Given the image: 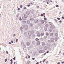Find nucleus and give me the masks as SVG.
Masks as SVG:
<instances>
[{
	"label": "nucleus",
	"instance_id": "1",
	"mask_svg": "<svg viewBox=\"0 0 64 64\" xmlns=\"http://www.w3.org/2000/svg\"><path fill=\"white\" fill-rule=\"evenodd\" d=\"M28 28L29 27L28 26L26 25L25 26V30H28Z\"/></svg>",
	"mask_w": 64,
	"mask_h": 64
},
{
	"label": "nucleus",
	"instance_id": "2",
	"mask_svg": "<svg viewBox=\"0 0 64 64\" xmlns=\"http://www.w3.org/2000/svg\"><path fill=\"white\" fill-rule=\"evenodd\" d=\"M32 32L31 31H29L28 33V34L29 36H31V35Z\"/></svg>",
	"mask_w": 64,
	"mask_h": 64
},
{
	"label": "nucleus",
	"instance_id": "3",
	"mask_svg": "<svg viewBox=\"0 0 64 64\" xmlns=\"http://www.w3.org/2000/svg\"><path fill=\"white\" fill-rule=\"evenodd\" d=\"M34 22L35 23H38V20H35L34 21Z\"/></svg>",
	"mask_w": 64,
	"mask_h": 64
},
{
	"label": "nucleus",
	"instance_id": "4",
	"mask_svg": "<svg viewBox=\"0 0 64 64\" xmlns=\"http://www.w3.org/2000/svg\"><path fill=\"white\" fill-rule=\"evenodd\" d=\"M50 28L52 29H53L55 28V26H50Z\"/></svg>",
	"mask_w": 64,
	"mask_h": 64
},
{
	"label": "nucleus",
	"instance_id": "5",
	"mask_svg": "<svg viewBox=\"0 0 64 64\" xmlns=\"http://www.w3.org/2000/svg\"><path fill=\"white\" fill-rule=\"evenodd\" d=\"M32 14H34V10H30Z\"/></svg>",
	"mask_w": 64,
	"mask_h": 64
},
{
	"label": "nucleus",
	"instance_id": "6",
	"mask_svg": "<svg viewBox=\"0 0 64 64\" xmlns=\"http://www.w3.org/2000/svg\"><path fill=\"white\" fill-rule=\"evenodd\" d=\"M26 22L27 24H29L30 23V21L29 20H28Z\"/></svg>",
	"mask_w": 64,
	"mask_h": 64
},
{
	"label": "nucleus",
	"instance_id": "7",
	"mask_svg": "<svg viewBox=\"0 0 64 64\" xmlns=\"http://www.w3.org/2000/svg\"><path fill=\"white\" fill-rule=\"evenodd\" d=\"M34 19L33 18H30V21H32L33 22L34 21Z\"/></svg>",
	"mask_w": 64,
	"mask_h": 64
},
{
	"label": "nucleus",
	"instance_id": "8",
	"mask_svg": "<svg viewBox=\"0 0 64 64\" xmlns=\"http://www.w3.org/2000/svg\"><path fill=\"white\" fill-rule=\"evenodd\" d=\"M51 42H54V38H53L51 39Z\"/></svg>",
	"mask_w": 64,
	"mask_h": 64
},
{
	"label": "nucleus",
	"instance_id": "9",
	"mask_svg": "<svg viewBox=\"0 0 64 64\" xmlns=\"http://www.w3.org/2000/svg\"><path fill=\"white\" fill-rule=\"evenodd\" d=\"M26 14L27 15H30V11H27L26 12Z\"/></svg>",
	"mask_w": 64,
	"mask_h": 64
},
{
	"label": "nucleus",
	"instance_id": "10",
	"mask_svg": "<svg viewBox=\"0 0 64 64\" xmlns=\"http://www.w3.org/2000/svg\"><path fill=\"white\" fill-rule=\"evenodd\" d=\"M45 22L44 20H42L41 22V23L42 24H44Z\"/></svg>",
	"mask_w": 64,
	"mask_h": 64
},
{
	"label": "nucleus",
	"instance_id": "11",
	"mask_svg": "<svg viewBox=\"0 0 64 64\" xmlns=\"http://www.w3.org/2000/svg\"><path fill=\"white\" fill-rule=\"evenodd\" d=\"M40 44V42H38L37 43V45H39Z\"/></svg>",
	"mask_w": 64,
	"mask_h": 64
},
{
	"label": "nucleus",
	"instance_id": "12",
	"mask_svg": "<svg viewBox=\"0 0 64 64\" xmlns=\"http://www.w3.org/2000/svg\"><path fill=\"white\" fill-rule=\"evenodd\" d=\"M44 16V17H45V14H42L41 15V16Z\"/></svg>",
	"mask_w": 64,
	"mask_h": 64
},
{
	"label": "nucleus",
	"instance_id": "13",
	"mask_svg": "<svg viewBox=\"0 0 64 64\" xmlns=\"http://www.w3.org/2000/svg\"><path fill=\"white\" fill-rule=\"evenodd\" d=\"M44 50H47V49H48V47H47V46H45L44 48Z\"/></svg>",
	"mask_w": 64,
	"mask_h": 64
},
{
	"label": "nucleus",
	"instance_id": "14",
	"mask_svg": "<svg viewBox=\"0 0 64 64\" xmlns=\"http://www.w3.org/2000/svg\"><path fill=\"white\" fill-rule=\"evenodd\" d=\"M32 26H33V24L32 23H31L30 24V27H32Z\"/></svg>",
	"mask_w": 64,
	"mask_h": 64
},
{
	"label": "nucleus",
	"instance_id": "15",
	"mask_svg": "<svg viewBox=\"0 0 64 64\" xmlns=\"http://www.w3.org/2000/svg\"><path fill=\"white\" fill-rule=\"evenodd\" d=\"M23 29V28H22V27L20 28V30L22 32H23V31L22 30V29Z\"/></svg>",
	"mask_w": 64,
	"mask_h": 64
},
{
	"label": "nucleus",
	"instance_id": "16",
	"mask_svg": "<svg viewBox=\"0 0 64 64\" xmlns=\"http://www.w3.org/2000/svg\"><path fill=\"white\" fill-rule=\"evenodd\" d=\"M41 35V34H37V36H38V37H40Z\"/></svg>",
	"mask_w": 64,
	"mask_h": 64
},
{
	"label": "nucleus",
	"instance_id": "17",
	"mask_svg": "<svg viewBox=\"0 0 64 64\" xmlns=\"http://www.w3.org/2000/svg\"><path fill=\"white\" fill-rule=\"evenodd\" d=\"M45 44V42H43L42 43V45H44Z\"/></svg>",
	"mask_w": 64,
	"mask_h": 64
},
{
	"label": "nucleus",
	"instance_id": "18",
	"mask_svg": "<svg viewBox=\"0 0 64 64\" xmlns=\"http://www.w3.org/2000/svg\"><path fill=\"white\" fill-rule=\"evenodd\" d=\"M22 22L24 24H25V23H26V21L25 20H23L22 21Z\"/></svg>",
	"mask_w": 64,
	"mask_h": 64
},
{
	"label": "nucleus",
	"instance_id": "19",
	"mask_svg": "<svg viewBox=\"0 0 64 64\" xmlns=\"http://www.w3.org/2000/svg\"><path fill=\"white\" fill-rule=\"evenodd\" d=\"M34 3H30V5L31 6H32V5H33V4H34Z\"/></svg>",
	"mask_w": 64,
	"mask_h": 64
},
{
	"label": "nucleus",
	"instance_id": "20",
	"mask_svg": "<svg viewBox=\"0 0 64 64\" xmlns=\"http://www.w3.org/2000/svg\"><path fill=\"white\" fill-rule=\"evenodd\" d=\"M24 17L26 18H27V17H28V16H27V15H25L24 16Z\"/></svg>",
	"mask_w": 64,
	"mask_h": 64
},
{
	"label": "nucleus",
	"instance_id": "21",
	"mask_svg": "<svg viewBox=\"0 0 64 64\" xmlns=\"http://www.w3.org/2000/svg\"><path fill=\"white\" fill-rule=\"evenodd\" d=\"M26 44L27 46H29L30 45V43L29 42H27L26 43Z\"/></svg>",
	"mask_w": 64,
	"mask_h": 64
},
{
	"label": "nucleus",
	"instance_id": "22",
	"mask_svg": "<svg viewBox=\"0 0 64 64\" xmlns=\"http://www.w3.org/2000/svg\"><path fill=\"white\" fill-rule=\"evenodd\" d=\"M39 53H42V50H40L39 51Z\"/></svg>",
	"mask_w": 64,
	"mask_h": 64
},
{
	"label": "nucleus",
	"instance_id": "23",
	"mask_svg": "<svg viewBox=\"0 0 64 64\" xmlns=\"http://www.w3.org/2000/svg\"><path fill=\"white\" fill-rule=\"evenodd\" d=\"M22 27L23 28H24L25 27V26L24 25H22Z\"/></svg>",
	"mask_w": 64,
	"mask_h": 64
},
{
	"label": "nucleus",
	"instance_id": "24",
	"mask_svg": "<svg viewBox=\"0 0 64 64\" xmlns=\"http://www.w3.org/2000/svg\"><path fill=\"white\" fill-rule=\"evenodd\" d=\"M54 40L56 41H57V40H58V38H55Z\"/></svg>",
	"mask_w": 64,
	"mask_h": 64
},
{
	"label": "nucleus",
	"instance_id": "25",
	"mask_svg": "<svg viewBox=\"0 0 64 64\" xmlns=\"http://www.w3.org/2000/svg\"><path fill=\"white\" fill-rule=\"evenodd\" d=\"M44 30L46 31H47V28H44Z\"/></svg>",
	"mask_w": 64,
	"mask_h": 64
},
{
	"label": "nucleus",
	"instance_id": "26",
	"mask_svg": "<svg viewBox=\"0 0 64 64\" xmlns=\"http://www.w3.org/2000/svg\"><path fill=\"white\" fill-rule=\"evenodd\" d=\"M50 35L51 36H52L53 35V33H51L50 34Z\"/></svg>",
	"mask_w": 64,
	"mask_h": 64
},
{
	"label": "nucleus",
	"instance_id": "27",
	"mask_svg": "<svg viewBox=\"0 0 64 64\" xmlns=\"http://www.w3.org/2000/svg\"><path fill=\"white\" fill-rule=\"evenodd\" d=\"M55 36H56V37H58V34H55Z\"/></svg>",
	"mask_w": 64,
	"mask_h": 64
},
{
	"label": "nucleus",
	"instance_id": "28",
	"mask_svg": "<svg viewBox=\"0 0 64 64\" xmlns=\"http://www.w3.org/2000/svg\"><path fill=\"white\" fill-rule=\"evenodd\" d=\"M19 20L20 21H22V18H19Z\"/></svg>",
	"mask_w": 64,
	"mask_h": 64
},
{
	"label": "nucleus",
	"instance_id": "29",
	"mask_svg": "<svg viewBox=\"0 0 64 64\" xmlns=\"http://www.w3.org/2000/svg\"><path fill=\"white\" fill-rule=\"evenodd\" d=\"M36 41H39V39H38V38H36Z\"/></svg>",
	"mask_w": 64,
	"mask_h": 64
},
{
	"label": "nucleus",
	"instance_id": "30",
	"mask_svg": "<svg viewBox=\"0 0 64 64\" xmlns=\"http://www.w3.org/2000/svg\"><path fill=\"white\" fill-rule=\"evenodd\" d=\"M44 33H42L41 34V36H44Z\"/></svg>",
	"mask_w": 64,
	"mask_h": 64
},
{
	"label": "nucleus",
	"instance_id": "31",
	"mask_svg": "<svg viewBox=\"0 0 64 64\" xmlns=\"http://www.w3.org/2000/svg\"><path fill=\"white\" fill-rule=\"evenodd\" d=\"M49 24L50 25H53V24L52 22H49Z\"/></svg>",
	"mask_w": 64,
	"mask_h": 64
},
{
	"label": "nucleus",
	"instance_id": "32",
	"mask_svg": "<svg viewBox=\"0 0 64 64\" xmlns=\"http://www.w3.org/2000/svg\"><path fill=\"white\" fill-rule=\"evenodd\" d=\"M50 0H46V2H49Z\"/></svg>",
	"mask_w": 64,
	"mask_h": 64
},
{
	"label": "nucleus",
	"instance_id": "33",
	"mask_svg": "<svg viewBox=\"0 0 64 64\" xmlns=\"http://www.w3.org/2000/svg\"><path fill=\"white\" fill-rule=\"evenodd\" d=\"M24 35H25V36H27V33H24Z\"/></svg>",
	"mask_w": 64,
	"mask_h": 64
},
{
	"label": "nucleus",
	"instance_id": "34",
	"mask_svg": "<svg viewBox=\"0 0 64 64\" xmlns=\"http://www.w3.org/2000/svg\"><path fill=\"white\" fill-rule=\"evenodd\" d=\"M32 43L33 45H35V42H33Z\"/></svg>",
	"mask_w": 64,
	"mask_h": 64
},
{
	"label": "nucleus",
	"instance_id": "35",
	"mask_svg": "<svg viewBox=\"0 0 64 64\" xmlns=\"http://www.w3.org/2000/svg\"><path fill=\"white\" fill-rule=\"evenodd\" d=\"M49 32H52V30H49Z\"/></svg>",
	"mask_w": 64,
	"mask_h": 64
},
{
	"label": "nucleus",
	"instance_id": "36",
	"mask_svg": "<svg viewBox=\"0 0 64 64\" xmlns=\"http://www.w3.org/2000/svg\"><path fill=\"white\" fill-rule=\"evenodd\" d=\"M46 36H48L49 35V34L48 33H46Z\"/></svg>",
	"mask_w": 64,
	"mask_h": 64
},
{
	"label": "nucleus",
	"instance_id": "37",
	"mask_svg": "<svg viewBox=\"0 0 64 64\" xmlns=\"http://www.w3.org/2000/svg\"><path fill=\"white\" fill-rule=\"evenodd\" d=\"M22 19L24 20L26 19V18L25 17H22Z\"/></svg>",
	"mask_w": 64,
	"mask_h": 64
},
{
	"label": "nucleus",
	"instance_id": "38",
	"mask_svg": "<svg viewBox=\"0 0 64 64\" xmlns=\"http://www.w3.org/2000/svg\"><path fill=\"white\" fill-rule=\"evenodd\" d=\"M32 37H36V36H35V34H34L32 36Z\"/></svg>",
	"mask_w": 64,
	"mask_h": 64
},
{
	"label": "nucleus",
	"instance_id": "39",
	"mask_svg": "<svg viewBox=\"0 0 64 64\" xmlns=\"http://www.w3.org/2000/svg\"><path fill=\"white\" fill-rule=\"evenodd\" d=\"M24 10H26V9H27V8L26 7H24Z\"/></svg>",
	"mask_w": 64,
	"mask_h": 64
},
{
	"label": "nucleus",
	"instance_id": "40",
	"mask_svg": "<svg viewBox=\"0 0 64 64\" xmlns=\"http://www.w3.org/2000/svg\"><path fill=\"white\" fill-rule=\"evenodd\" d=\"M26 6L27 7H30V4H29L28 5H26Z\"/></svg>",
	"mask_w": 64,
	"mask_h": 64
},
{
	"label": "nucleus",
	"instance_id": "41",
	"mask_svg": "<svg viewBox=\"0 0 64 64\" xmlns=\"http://www.w3.org/2000/svg\"><path fill=\"white\" fill-rule=\"evenodd\" d=\"M45 52V50H42V53H44Z\"/></svg>",
	"mask_w": 64,
	"mask_h": 64
},
{
	"label": "nucleus",
	"instance_id": "42",
	"mask_svg": "<svg viewBox=\"0 0 64 64\" xmlns=\"http://www.w3.org/2000/svg\"><path fill=\"white\" fill-rule=\"evenodd\" d=\"M20 8H22V7H23V6H22V5H20Z\"/></svg>",
	"mask_w": 64,
	"mask_h": 64
},
{
	"label": "nucleus",
	"instance_id": "43",
	"mask_svg": "<svg viewBox=\"0 0 64 64\" xmlns=\"http://www.w3.org/2000/svg\"><path fill=\"white\" fill-rule=\"evenodd\" d=\"M20 8H18V11H20Z\"/></svg>",
	"mask_w": 64,
	"mask_h": 64
},
{
	"label": "nucleus",
	"instance_id": "44",
	"mask_svg": "<svg viewBox=\"0 0 64 64\" xmlns=\"http://www.w3.org/2000/svg\"><path fill=\"white\" fill-rule=\"evenodd\" d=\"M7 61V59H6L5 60V62H6Z\"/></svg>",
	"mask_w": 64,
	"mask_h": 64
},
{
	"label": "nucleus",
	"instance_id": "45",
	"mask_svg": "<svg viewBox=\"0 0 64 64\" xmlns=\"http://www.w3.org/2000/svg\"><path fill=\"white\" fill-rule=\"evenodd\" d=\"M36 8H39V7L38 6H36Z\"/></svg>",
	"mask_w": 64,
	"mask_h": 64
},
{
	"label": "nucleus",
	"instance_id": "46",
	"mask_svg": "<svg viewBox=\"0 0 64 64\" xmlns=\"http://www.w3.org/2000/svg\"><path fill=\"white\" fill-rule=\"evenodd\" d=\"M46 27H48V24H46Z\"/></svg>",
	"mask_w": 64,
	"mask_h": 64
},
{
	"label": "nucleus",
	"instance_id": "47",
	"mask_svg": "<svg viewBox=\"0 0 64 64\" xmlns=\"http://www.w3.org/2000/svg\"><path fill=\"white\" fill-rule=\"evenodd\" d=\"M16 36V34H14L13 35V37H15Z\"/></svg>",
	"mask_w": 64,
	"mask_h": 64
},
{
	"label": "nucleus",
	"instance_id": "48",
	"mask_svg": "<svg viewBox=\"0 0 64 64\" xmlns=\"http://www.w3.org/2000/svg\"><path fill=\"white\" fill-rule=\"evenodd\" d=\"M44 38H45V39H46V38H47V36H44Z\"/></svg>",
	"mask_w": 64,
	"mask_h": 64
},
{
	"label": "nucleus",
	"instance_id": "49",
	"mask_svg": "<svg viewBox=\"0 0 64 64\" xmlns=\"http://www.w3.org/2000/svg\"><path fill=\"white\" fill-rule=\"evenodd\" d=\"M56 7H59V6L58 5H56Z\"/></svg>",
	"mask_w": 64,
	"mask_h": 64
},
{
	"label": "nucleus",
	"instance_id": "50",
	"mask_svg": "<svg viewBox=\"0 0 64 64\" xmlns=\"http://www.w3.org/2000/svg\"><path fill=\"white\" fill-rule=\"evenodd\" d=\"M28 58L29 59H30V55H29L28 56Z\"/></svg>",
	"mask_w": 64,
	"mask_h": 64
},
{
	"label": "nucleus",
	"instance_id": "51",
	"mask_svg": "<svg viewBox=\"0 0 64 64\" xmlns=\"http://www.w3.org/2000/svg\"><path fill=\"white\" fill-rule=\"evenodd\" d=\"M45 60H46V59H45V60H44L43 62V63H44L45 61Z\"/></svg>",
	"mask_w": 64,
	"mask_h": 64
},
{
	"label": "nucleus",
	"instance_id": "52",
	"mask_svg": "<svg viewBox=\"0 0 64 64\" xmlns=\"http://www.w3.org/2000/svg\"><path fill=\"white\" fill-rule=\"evenodd\" d=\"M10 64H13V61H12V62H11Z\"/></svg>",
	"mask_w": 64,
	"mask_h": 64
},
{
	"label": "nucleus",
	"instance_id": "53",
	"mask_svg": "<svg viewBox=\"0 0 64 64\" xmlns=\"http://www.w3.org/2000/svg\"><path fill=\"white\" fill-rule=\"evenodd\" d=\"M18 39H17L16 40V42H18Z\"/></svg>",
	"mask_w": 64,
	"mask_h": 64
},
{
	"label": "nucleus",
	"instance_id": "54",
	"mask_svg": "<svg viewBox=\"0 0 64 64\" xmlns=\"http://www.w3.org/2000/svg\"><path fill=\"white\" fill-rule=\"evenodd\" d=\"M58 20H60V18H57Z\"/></svg>",
	"mask_w": 64,
	"mask_h": 64
},
{
	"label": "nucleus",
	"instance_id": "55",
	"mask_svg": "<svg viewBox=\"0 0 64 64\" xmlns=\"http://www.w3.org/2000/svg\"><path fill=\"white\" fill-rule=\"evenodd\" d=\"M54 20L56 22H57V20Z\"/></svg>",
	"mask_w": 64,
	"mask_h": 64
},
{
	"label": "nucleus",
	"instance_id": "56",
	"mask_svg": "<svg viewBox=\"0 0 64 64\" xmlns=\"http://www.w3.org/2000/svg\"><path fill=\"white\" fill-rule=\"evenodd\" d=\"M11 43H13V41H11Z\"/></svg>",
	"mask_w": 64,
	"mask_h": 64
},
{
	"label": "nucleus",
	"instance_id": "57",
	"mask_svg": "<svg viewBox=\"0 0 64 64\" xmlns=\"http://www.w3.org/2000/svg\"><path fill=\"white\" fill-rule=\"evenodd\" d=\"M32 59L33 60H35V58H32Z\"/></svg>",
	"mask_w": 64,
	"mask_h": 64
},
{
	"label": "nucleus",
	"instance_id": "58",
	"mask_svg": "<svg viewBox=\"0 0 64 64\" xmlns=\"http://www.w3.org/2000/svg\"><path fill=\"white\" fill-rule=\"evenodd\" d=\"M44 19L45 20H47V18H44Z\"/></svg>",
	"mask_w": 64,
	"mask_h": 64
},
{
	"label": "nucleus",
	"instance_id": "59",
	"mask_svg": "<svg viewBox=\"0 0 64 64\" xmlns=\"http://www.w3.org/2000/svg\"><path fill=\"white\" fill-rule=\"evenodd\" d=\"M28 64H29V63H30V61H28Z\"/></svg>",
	"mask_w": 64,
	"mask_h": 64
},
{
	"label": "nucleus",
	"instance_id": "60",
	"mask_svg": "<svg viewBox=\"0 0 64 64\" xmlns=\"http://www.w3.org/2000/svg\"><path fill=\"white\" fill-rule=\"evenodd\" d=\"M6 54H8V52H6Z\"/></svg>",
	"mask_w": 64,
	"mask_h": 64
},
{
	"label": "nucleus",
	"instance_id": "61",
	"mask_svg": "<svg viewBox=\"0 0 64 64\" xmlns=\"http://www.w3.org/2000/svg\"><path fill=\"white\" fill-rule=\"evenodd\" d=\"M62 19H64V17L63 16L62 17Z\"/></svg>",
	"mask_w": 64,
	"mask_h": 64
},
{
	"label": "nucleus",
	"instance_id": "62",
	"mask_svg": "<svg viewBox=\"0 0 64 64\" xmlns=\"http://www.w3.org/2000/svg\"><path fill=\"white\" fill-rule=\"evenodd\" d=\"M20 15V14H18V16H19V15Z\"/></svg>",
	"mask_w": 64,
	"mask_h": 64
},
{
	"label": "nucleus",
	"instance_id": "63",
	"mask_svg": "<svg viewBox=\"0 0 64 64\" xmlns=\"http://www.w3.org/2000/svg\"><path fill=\"white\" fill-rule=\"evenodd\" d=\"M14 60H15V58H14Z\"/></svg>",
	"mask_w": 64,
	"mask_h": 64
},
{
	"label": "nucleus",
	"instance_id": "64",
	"mask_svg": "<svg viewBox=\"0 0 64 64\" xmlns=\"http://www.w3.org/2000/svg\"><path fill=\"white\" fill-rule=\"evenodd\" d=\"M11 44V43L10 42H9V44Z\"/></svg>",
	"mask_w": 64,
	"mask_h": 64
}]
</instances>
